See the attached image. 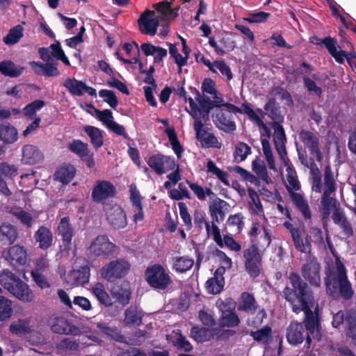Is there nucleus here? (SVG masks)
<instances>
[{"label":"nucleus","mask_w":356,"mask_h":356,"mask_svg":"<svg viewBox=\"0 0 356 356\" xmlns=\"http://www.w3.org/2000/svg\"><path fill=\"white\" fill-rule=\"evenodd\" d=\"M282 296L296 314L303 309H309V307H313L314 303L313 290L298 273L293 271L289 274Z\"/></svg>","instance_id":"f257e3e1"},{"label":"nucleus","mask_w":356,"mask_h":356,"mask_svg":"<svg viewBox=\"0 0 356 356\" xmlns=\"http://www.w3.org/2000/svg\"><path fill=\"white\" fill-rule=\"evenodd\" d=\"M324 278L327 294L334 300H350L354 295L352 284L348 278L347 270L340 258L336 256L334 265L328 266Z\"/></svg>","instance_id":"f03ea898"},{"label":"nucleus","mask_w":356,"mask_h":356,"mask_svg":"<svg viewBox=\"0 0 356 356\" xmlns=\"http://www.w3.org/2000/svg\"><path fill=\"white\" fill-rule=\"evenodd\" d=\"M0 284L24 302H30L33 300V294L29 285L8 269L0 271Z\"/></svg>","instance_id":"7ed1b4c3"},{"label":"nucleus","mask_w":356,"mask_h":356,"mask_svg":"<svg viewBox=\"0 0 356 356\" xmlns=\"http://www.w3.org/2000/svg\"><path fill=\"white\" fill-rule=\"evenodd\" d=\"M145 277L147 284L157 290H165L172 282L169 273L159 264L147 267L145 272Z\"/></svg>","instance_id":"20e7f679"},{"label":"nucleus","mask_w":356,"mask_h":356,"mask_svg":"<svg viewBox=\"0 0 356 356\" xmlns=\"http://www.w3.org/2000/svg\"><path fill=\"white\" fill-rule=\"evenodd\" d=\"M131 268V264L124 259H118L105 264L100 269V275L103 279L109 282H114L118 279L124 277Z\"/></svg>","instance_id":"39448f33"},{"label":"nucleus","mask_w":356,"mask_h":356,"mask_svg":"<svg viewBox=\"0 0 356 356\" xmlns=\"http://www.w3.org/2000/svg\"><path fill=\"white\" fill-rule=\"evenodd\" d=\"M243 257L245 259V268L250 277H257L261 272V256L259 254L257 246L251 245L244 250Z\"/></svg>","instance_id":"423d86ee"},{"label":"nucleus","mask_w":356,"mask_h":356,"mask_svg":"<svg viewBox=\"0 0 356 356\" xmlns=\"http://www.w3.org/2000/svg\"><path fill=\"white\" fill-rule=\"evenodd\" d=\"M300 272L306 282L316 287L321 286V264L315 257H309L302 264Z\"/></svg>","instance_id":"0eeeda50"},{"label":"nucleus","mask_w":356,"mask_h":356,"mask_svg":"<svg viewBox=\"0 0 356 356\" xmlns=\"http://www.w3.org/2000/svg\"><path fill=\"white\" fill-rule=\"evenodd\" d=\"M52 332L59 334L79 336L81 332L79 327L71 323L63 316H52L48 321Z\"/></svg>","instance_id":"6e6552de"},{"label":"nucleus","mask_w":356,"mask_h":356,"mask_svg":"<svg viewBox=\"0 0 356 356\" xmlns=\"http://www.w3.org/2000/svg\"><path fill=\"white\" fill-rule=\"evenodd\" d=\"M116 188L110 181L97 180L93 186L91 197L94 202L104 204L106 200L115 197Z\"/></svg>","instance_id":"1a4fd4ad"},{"label":"nucleus","mask_w":356,"mask_h":356,"mask_svg":"<svg viewBox=\"0 0 356 356\" xmlns=\"http://www.w3.org/2000/svg\"><path fill=\"white\" fill-rule=\"evenodd\" d=\"M147 164L159 175L173 170L176 166L174 158L162 154H156L149 156Z\"/></svg>","instance_id":"9d476101"},{"label":"nucleus","mask_w":356,"mask_h":356,"mask_svg":"<svg viewBox=\"0 0 356 356\" xmlns=\"http://www.w3.org/2000/svg\"><path fill=\"white\" fill-rule=\"evenodd\" d=\"M116 245L106 235L97 236L90 246L91 253L97 257H108L113 253Z\"/></svg>","instance_id":"9b49d317"},{"label":"nucleus","mask_w":356,"mask_h":356,"mask_svg":"<svg viewBox=\"0 0 356 356\" xmlns=\"http://www.w3.org/2000/svg\"><path fill=\"white\" fill-rule=\"evenodd\" d=\"M138 23L140 31L146 35L153 36L156 35L159 19L155 17V12L146 9L140 16Z\"/></svg>","instance_id":"f8f14e48"},{"label":"nucleus","mask_w":356,"mask_h":356,"mask_svg":"<svg viewBox=\"0 0 356 356\" xmlns=\"http://www.w3.org/2000/svg\"><path fill=\"white\" fill-rule=\"evenodd\" d=\"M106 219L114 229H122L127 226V216L124 210L118 204L106 205L104 207Z\"/></svg>","instance_id":"ddd939ff"},{"label":"nucleus","mask_w":356,"mask_h":356,"mask_svg":"<svg viewBox=\"0 0 356 356\" xmlns=\"http://www.w3.org/2000/svg\"><path fill=\"white\" fill-rule=\"evenodd\" d=\"M299 138L307 147L309 153L316 156V160L321 162L323 155L319 147V139L318 136L311 131L302 129L299 133Z\"/></svg>","instance_id":"4468645a"},{"label":"nucleus","mask_w":356,"mask_h":356,"mask_svg":"<svg viewBox=\"0 0 356 356\" xmlns=\"http://www.w3.org/2000/svg\"><path fill=\"white\" fill-rule=\"evenodd\" d=\"M229 204L224 200L216 197L209 206V213L211 222L218 224L224 221L227 213L229 211Z\"/></svg>","instance_id":"2eb2a0df"},{"label":"nucleus","mask_w":356,"mask_h":356,"mask_svg":"<svg viewBox=\"0 0 356 356\" xmlns=\"http://www.w3.org/2000/svg\"><path fill=\"white\" fill-rule=\"evenodd\" d=\"M63 86L73 96H82L84 92L92 97L97 96L96 90L94 88L88 86L82 81L74 78H67L63 82Z\"/></svg>","instance_id":"dca6fc26"},{"label":"nucleus","mask_w":356,"mask_h":356,"mask_svg":"<svg viewBox=\"0 0 356 356\" xmlns=\"http://www.w3.org/2000/svg\"><path fill=\"white\" fill-rule=\"evenodd\" d=\"M58 235L60 236L65 250H72V240L74 235V229L70 222V217L65 216L60 219L58 227Z\"/></svg>","instance_id":"f3484780"},{"label":"nucleus","mask_w":356,"mask_h":356,"mask_svg":"<svg viewBox=\"0 0 356 356\" xmlns=\"http://www.w3.org/2000/svg\"><path fill=\"white\" fill-rule=\"evenodd\" d=\"M272 127L274 129L273 141L275 147L280 158L286 164V161L285 160L287 154L286 149V137L284 129L280 123L277 122H273Z\"/></svg>","instance_id":"a211bd4d"},{"label":"nucleus","mask_w":356,"mask_h":356,"mask_svg":"<svg viewBox=\"0 0 356 356\" xmlns=\"http://www.w3.org/2000/svg\"><path fill=\"white\" fill-rule=\"evenodd\" d=\"M333 222L341 229L342 236L348 238L353 236L354 231L352 224L347 218L345 212L340 208H335L332 215Z\"/></svg>","instance_id":"6ab92c4d"},{"label":"nucleus","mask_w":356,"mask_h":356,"mask_svg":"<svg viewBox=\"0 0 356 356\" xmlns=\"http://www.w3.org/2000/svg\"><path fill=\"white\" fill-rule=\"evenodd\" d=\"M232 115L223 109L216 111L213 115V122L216 127L227 134L233 133L236 129L234 121L232 120Z\"/></svg>","instance_id":"aec40b11"},{"label":"nucleus","mask_w":356,"mask_h":356,"mask_svg":"<svg viewBox=\"0 0 356 356\" xmlns=\"http://www.w3.org/2000/svg\"><path fill=\"white\" fill-rule=\"evenodd\" d=\"M90 268L88 266H81L71 270L67 276V282L72 286H84L89 282Z\"/></svg>","instance_id":"412c9836"},{"label":"nucleus","mask_w":356,"mask_h":356,"mask_svg":"<svg viewBox=\"0 0 356 356\" xmlns=\"http://www.w3.org/2000/svg\"><path fill=\"white\" fill-rule=\"evenodd\" d=\"M111 293L115 302L122 307H125L130 302L131 291L129 284L125 281L120 285L114 286L111 290Z\"/></svg>","instance_id":"4be33fe9"},{"label":"nucleus","mask_w":356,"mask_h":356,"mask_svg":"<svg viewBox=\"0 0 356 356\" xmlns=\"http://www.w3.org/2000/svg\"><path fill=\"white\" fill-rule=\"evenodd\" d=\"M153 8L159 14L161 21H171L178 16L180 7L172 8V2L162 1L153 4Z\"/></svg>","instance_id":"5701e85b"},{"label":"nucleus","mask_w":356,"mask_h":356,"mask_svg":"<svg viewBox=\"0 0 356 356\" xmlns=\"http://www.w3.org/2000/svg\"><path fill=\"white\" fill-rule=\"evenodd\" d=\"M26 251L22 246L18 245L10 247L5 254L6 259L11 266L18 267L24 266L26 262Z\"/></svg>","instance_id":"b1692460"},{"label":"nucleus","mask_w":356,"mask_h":356,"mask_svg":"<svg viewBox=\"0 0 356 356\" xmlns=\"http://www.w3.org/2000/svg\"><path fill=\"white\" fill-rule=\"evenodd\" d=\"M43 154L35 145H25L22 147V163L25 165H34L43 159Z\"/></svg>","instance_id":"393cba45"},{"label":"nucleus","mask_w":356,"mask_h":356,"mask_svg":"<svg viewBox=\"0 0 356 356\" xmlns=\"http://www.w3.org/2000/svg\"><path fill=\"white\" fill-rule=\"evenodd\" d=\"M30 65L34 72L38 75H43L44 76H58L60 72L57 67V64L51 63H42L41 62L33 61Z\"/></svg>","instance_id":"a878e982"},{"label":"nucleus","mask_w":356,"mask_h":356,"mask_svg":"<svg viewBox=\"0 0 356 356\" xmlns=\"http://www.w3.org/2000/svg\"><path fill=\"white\" fill-rule=\"evenodd\" d=\"M18 236V230L15 226L5 222L0 225V241L3 245L13 244Z\"/></svg>","instance_id":"bb28decb"},{"label":"nucleus","mask_w":356,"mask_h":356,"mask_svg":"<svg viewBox=\"0 0 356 356\" xmlns=\"http://www.w3.org/2000/svg\"><path fill=\"white\" fill-rule=\"evenodd\" d=\"M305 328L302 323L291 322L286 330V339L290 344L297 345L304 340Z\"/></svg>","instance_id":"cd10ccee"},{"label":"nucleus","mask_w":356,"mask_h":356,"mask_svg":"<svg viewBox=\"0 0 356 356\" xmlns=\"http://www.w3.org/2000/svg\"><path fill=\"white\" fill-rule=\"evenodd\" d=\"M328 52L334 58L337 63L342 64L345 60H347L348 63L352 66L353 60L356 58V52L355 51L347 52L344 50H337V47H340L338 44L335 46L332 43L328 44Z\"/></svg>","instance_id":"c85d7f7f"},{"label":"nucleus","mask_w":356,"mask_h":356,"mask_svg":"<svg viewBox=\"0 0 356 356\" xmlns=\"http://www.w3.org/2000/svg\"><path fill=\"white\" fill-rule=\"evenodd\" d=\"M257 303L252 294L243 292L237 305L238 311L248 314H254L257 309Z\"/></svg>","instance_id":"c756f323"},{"label":"nucleus","mask_w":356,"mask_h":356,"mask_svg":"<svg viewBox=\"0 0 356 356\" xmlns=\"http://www.w3.org/2000/svg\"><path fill=\"white\" fill-rule=\"evenodd\" d=\"M17 129L8 122L0 124V140L5 145L13 144L17 140Z\"/></svg>","instance_id":"7c9ffc66"},{"label":"nucleus","mask_w":356,"mask_h":356,"mask_svg":"<svg viewBox=\"0 0 356 356\" xmlns=\"http://www.w3.org/2000/svg\"><path fill=\"white\" fill-rule=\"evenodd\" d=\"M143 312L136 306H130L124 311V323L127 326L142 324Z\"/></svg>","instance_id":"2f4dec72"},{"label":"nucleus","mask_w":356,"mask_h":356,"mask_svg":"<svg viewBox=\"0 0 356 356\" xmlns=\"http://www.w3.org/2000/svg\"><path fill=\"white\" fill-rule=\"evenodd\" d=\"M36 242L39 243V247L42 250H47L51 246L53 236L51 230L44 227L40 226L34 235Z\"/></svg>","instance_id":"473e14b6"},{"label":"nucleus","mask_w":356,"mask_h":356,"mask_svg":"<svg viewBox=\"0 0 356 356\" xmlns=\"http://www.w3.org/2000/svg\"><path fill=\"white\" fill-rule=\"evenodd\" d=\"M76 174L75 168L71 165H65L60 167L54 173L56 180L63 184H69L74 177Z\"/></svg>","instance_id":"72a5a7b5"},{"label":"nucleus","mask_w":356,"mask_h":356,"mask_svg":"<svg viewBox=\"0 0 356 356\" xmlns=\"http://www.w3.org/2000/svg\"><path fill=\"white\" fill-rule=\"evenodd\" d=\"M24 71V67L16 65L11 60H3L0 62V72L6 76L16 78L19 76Z\"/></svg>","instance_id":"f704fd0d"},{"label":"nucleus","mask_w":356,"mask_h":356,"mask_svg":"<svg viewBox=\"0 0 356 356\" xmlns=\"http://www.w3.org/2000/svg\"><path fill=\"white\" fill-rule=\"evenodd\" d=\"M291 198L298 210L302 213L305 219L309 220L312 217V213L307 201L304 197L296 192L291 193Z\"/></svg>","instance_id":"c9c22d12"},{"label":"nucleus","mask_w":356,"mask_h":356,"mask_svg":"<svg viewBox=\"0 0 356 356\" xmlns=\"http://www.w3.org/2000/svg\"><path fill=\"white\" fill-rule=\"evenodd\" d=\"M241 321L236 313L232 310L224 311L219 318L220 327H234L239 325Z\"/></svg>","instance_id":"e433bc0d"},{"label":"nucleus","mask_w":356,"mask_h":356,"mask_svg":"<svg viewBox=\"0 0 356 356\" xmlns=\"http://www.w3.org/2000/svg\"><path fill=\"white\" fill-rule=\"evenodd\" d=\"M345 332L348 338L356 342V311L354 309L347 310Z\"/></svg>","instance_id":"4c0bfd02"},{"label":"nucleus","mask_w":356,"mask_h":356,"mask_svg":"<svg viewBox=\"0 0 356 356\" xmlns=\"http://www.w3.org/2000/svg\"><path fill=\"white\" fill-rule=\"evenodd\" d=\"M96 327L102 334L109 337L111 339L115 341L123 342L124 340V337L116 327H109L106 323H97L96 324Z\"/></svg>","instance_id":"58836bf2"},{"label":"nucleus","mask_w":356,"mask_h":356,"mask_svg":"<svg viewBox=\"0 0 356 356\" xmlns=\"http://www.w3.org/2000/svg\"><path fill=\"white\" fill-rule=\"evenodd\" d=\"M248 193L250 199L248 202V207L251 213L257 216L264 213V208L258 193L250 187L248 188Z\"/></svg>","instance_id":"ea45409f"},{"label":"nucleus","mask_w":356,"mask_h":356,"mask_svg":"<svg viewBox=\"0 0 356 356\" xmlns=\"http://www.w3.org/2000/svg\"><path fill=\"white\" fill-rule=\"evenodd\" d=\"M190 336L197 343L209 341L211 337L210 328L199 326H193L191 327Z\"/></svg>","instance_id":"a19ab883"},{"label":"nucleus","mask_w":356,"mask_h":356,"mask_svg":"<svg viewBox=\"0 0 356 356\" xmlns=\"http://www.w3.org/2000/svg\"><path fill=\"white\" fill-rule=\"evenodd\" d=\"M264 110L268 116L273 121V122H280L283 120V117L280 114V107L277 106L275 98H270L264 106Z\"/></svg>","instance_id":"79ce46f5"},{"label":"nucleus","mask_w":356,"mask_h":356,"mask_svg":"<svg viewBox=\"0 0 356 356\" xmlns=\"http://www.w3.org/2000/svg\"><path fill=\"white\" fill-rule=\"evenodd\" d=\"M84 131L90 138V142L95 149H99L103 145V136L102 131L93 126H86Z\"/></svg>","instance_id":"37998d69"},{"label":"nucleus","mask_w":356,"mask_h":356,"mask_svg":"<svg viewBox=\"0 0 356 356\" xmlns=\"http://www.w3.org/2000/svg\"><path fill=\"white\" fill-rule=\"evenodd\" d=\"M92 293L103 305L108 307L112 305L111 299L103 284L97 282L92 288Z\"/></svg>","instance_id":"c03bdc74"},{"label":"nucleus","mask_w":356,"mask_h":356,"mask_svg":"<svg viewBox=\"0 0 356 356\" xmlns=\"http://www.w3.org/2000/svg\"><path fill=\"white\" fill-rule=\"evenodd\" d=\"M250 336L254 341L267 345L272 339V328L268 325H266L256 331H251Z\"/></svg>","instance_id":"a18cd8bd"},{"label":"nucleus","mask_w":356,"mask_h":356,"mask_svg":"<svg viewBox=\"0 0 356 356\" xmlns=\"http://www.w3.org/2000/svg\"><path fill=\"white\" fill-rule=\"evenodd\" d=\"M165 133L169 139L170 143L172 146V149L175 153L177 159H180L182 152L184 151L183 146L181 145L177 133L174 128H168L165 130Z\"/></svg>","instance_id":"49530a36"},{"label":"nucleus","mask_w":356,"mask_h":356,"mask_svg":"<svg viewBox=\"0 0 356 356\" xmlns=\"http://www.w3.org/2000/svg\"><path fill=\"white\" fill-rule=\"evenodd\" d=\"M24 29L21 25H17L10 29L8 33L3 38V41L5 44L10 45L15 44L23 37Z\"/></svg>","instance_id":"de8ad7c7"},{"label":"nucleus","mask_w":356,"mask_h":356,"mask_svg":"<svg viewBox=\"0 0 356 356\" xmlns=\"http://www.w3.org/2000/svg\"><path fill=\"white\" fill-rule=\"evenodd\" d=\"M197 140L202 143V145L205 147H216L220 149L221 144L218 142V138L213 134L209 133L205 131V134L202 133L200 136L196 137Z\"/></svg>","instance_id":"09e8293b"},{"label":"nucleus","mask_w":356,"mask_h":356,"mask_svg":"<svg viewBox=\"0 0 356 356\" xmlns=\"http://www.w3.org/2000/svg\"><path fill=\"white\" fill-rule=\"evenodd\" d=\"M251 154V147L244 142H239L235 146L234 152V161L240 163L244 161Z\"/></svg>","instance_id":"8fccbe9b"},{"label":"nucleus","mask_w":356,"mask_h":356,"mask_svg":"<svg viewBox=\"0 0 356 356\" xmlns=\"http://www.w3.org/2000/svg\"><path fill=\"white\" fill-rule=\"evenodd\" d=\"M224 279H218L216 277H210L205 283L207 291L209 294H218L224 287Z\"/></svg>","instance_id":"3c124183"},{"label":"nucleus","mask_w":356,"mask_h":356,"mask_svg":"<svg viewBox=\"0 0 356 356\" xmlns=\"http://www.w3.org/2000/svg\"><path fill=\"white\" fill-rule=\"evenodd\" d=\"M332 193H328L325 194V192L323 191L322 198H321V204H322V215L323 218H327L331 213L332 209L333 207L337 208L335 207L336 200L333 197H330Z\"/></svg>","instance_id":"603ef678"},{"label":"nucleus","mask_w":356,"mask_h":356,"mask_svg":"<svg viewBox=\"0 0 356 356\" xmlns=\"http://www.w3.org/2000/svg\"><path fill=\"white\" fill-rule=\"evenodd\" d=\"M45 105L44 101L36 99L28 104L23 109L24 114L30 119H35L37 111L42 109Z\"/></svg>","instance_id":"864d4df0"},{"label":"nucleus","mask_w":356,"mask_h":356,"mask_svg":"<svg viewBox=\"0 0 356 356\" xmlns=\"http://www.w3.org/2000/svg\"><path fill=\"white\" fill-rule=\"evenodd\" d=\"M312 307H309V309H303L302 312L305 313V329L310 334H314L318 325V318L314 314L313 312L312 311Z\"/></svg>","instance_id":"5fc2aeb1"},{"label":"nucleus","mask_w":356,"mask_h":356,"mask_svg":"<svg viewBox=\"0 0 356 356\" xmlns=\"http://www.w3.org/2000/svg\"><path fill=\"white\" fill-rule=\"evenodd\" d=\"M195 227L202 229L204 225L208 236L211 233V225L206 220V214L204 211L195 210L193 213Z\"/></svg>","instance_id":"6e6d98bb"},{"label":"nucleus","mask_w":356,"mask_h":356,"mask_svg":"<svg viewBox=\"0 0 356 356\" xmlns=\"http://www.w3.org/2000/svg\"><path fill=\"white\" fill-rule=\"evenodd\" d=\"M324 184L325 194L333 193L337 189L334 175L330 165H326L325 168Z\"/></svg>","instance_id":"4d7b16f0"},{"label":"nucleus","mask_w":356,"mask_h":356,"mask_svg":"<svg viewBox=\"0 0 356 356\" xmlns=\"http://www.w3.org/2000/svg\"><path fill=\"white\" fill-rule=\"evenodd\" d=\"M194 264V261L186 257H179L175 259L173 268L179 273H184L190 270Z\"/></svg>","instance_id":"13d9d810"},{"label":"nucleus","mask_w":356,"mask_h":356,"mask_svg":"<svg viewBox=\"0 0 356 356\" xmlns=\"http://www.w3.org/2000/svg\"><path fill=\"white\" fill-rule=\"evenodd\" d=\"M207 171L215 175L225 186H229V174L218 168L213 161H209L207 164Z\"/></svg>","instance_id":"bf43d9fd"},{"label":"nucleus","mask_w":356,"mask_h":356,"mask_svg":"<svg viewBox=\"0 0 356 356\" xmlns=\"http://www.w3.org/2000/svg\"><path fill=\"white\" fill-rule=\"evenodd\" d=\"M11 301L3 296H0V321L10 318L13 314Z\"/></svg>","instance_id":"052dcab7"},{"label":"nucleus","mask_w":356,"mask_h":356,"mask_svg":"<svg viewBox=\"0 0 356 356\" xmlns=\"http://www.w3.org/2000/svg\"><path fill=\"white\" fill-rule=\"evenodd\" d=\"M68 149L79 157L86 156V153H89L88 144L80 140H73L69 144Z\"/></svg>","instance_id":"680f3d73"},{"label":"nucleus","mask_w":356,"mask_h":356,"mask_svg":"<svg viewBox=\"0 0 356 356\" xmlns=\"http://www.w3.org/2000/svg\"><path fill=\"white\" fill-rule=\"evenodd\" d=\"M261 141L263 152L265 155L266 160L268 163V168L270 169L275 170H276L275 163L273 155V153L271 151L269 140L266 138H264L263 137H261Z\"/></svg>","instance_id":"e2e57ef3"},{"label":"nucleus","mask_w":356,"mask_h":356,"mask_svg":"<svg viewBox=\"0 0 356 356\" xmlns=\"http://www.w3.org/2000/svg\"><path fill=\"white\" fill-rule=\"evenodd\" d=\"M49 48L51 49V54L52 56H54L58 60H61L65 65H70V62L67 57L65 56L58 41H56L55 43L51 44Z\"/></svg>","instance_id":"0e129e2a"},{"label":"nucleus","mask_w":356,"mask_h":356,"mask_svg":"<svg viewBox=\"0 0 356 356\" xmlns=\"http://www.w3.org/2000/svg\"><path fill=\"white\" fill-rule=\"evenodd\" d=\"M56 348L60 352L77 351L79 349V343L75 340L65 338L57 344Z\"/></svg>","instance_id":"69168bd1"},{"label":"nucleus","mask_w":356,"mask_h":356,"mask_svg":"<svg viewBox=\"0 0 356 356\" xmlns=\"http://www.w3.org/2000/svg\"><path fill=\"white\" fill-rule=\"evenodd\" d=\"M245 112L246 115L250 120L254 121L259 127L263 128V129L265 131V133H266L267 134V138H266L269 140L270 136V130L264 122L262 119L256 113V112L252 108H249L248 106L245 108Z\"/></svg>","instance_id":"338daca9"},{"label":"nucleus","mask_w":356,"mask_h":356,"mask_svg":"<svg viewBox=\"0 0 356 356\" xmlns=\"http://www.w3.org/2000/svg\"><path fill=\"white\" fill-rule=\"evenodd\" d=\"M0 174L6 181L8 179H12L17 175V168L5 162L0 163Z\"/></svg>","instance_id":"774afa93"}]
</instances>
